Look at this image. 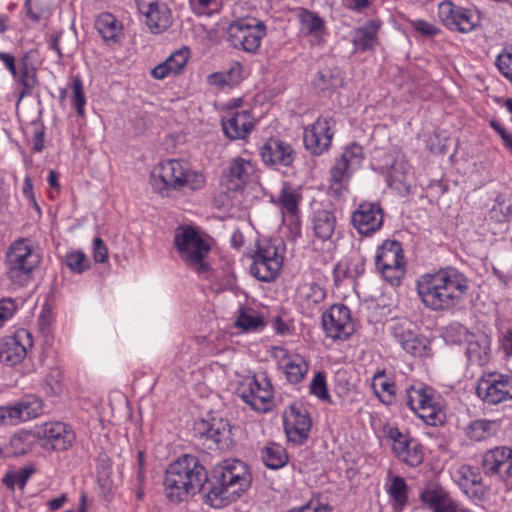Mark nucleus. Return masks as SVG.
Returning a JSON list of instances; mask_svg holds the SVG:
<instances>
[{
  "label": "nucleus",
  "mask_w": 512,
  "mask_h": 512,
  "mask_svg": "<svg viewBox=\"0 0 512 512\" xmlns=\"http://www.w3.org/2000/svg\"><path fill=\"white\" fill-rule=\"evenodd\" d=\"M249 467L238 459L217 464L209 479L205 467L193 455H184L166 469L163 481L167 499L173 503L205 491L210 504L219 508L238 499L251 485Z\"/></svg>",
  "instance_id": "f257e3e1"
},
{
  "label": "nucleus",
  "mask_w": 512,
  "mask_h": 512,
  "mask_svg": "<svg viewBox=\"0 0 512 512\" xmlns=\"http://www.w3.org/2000/svg\"><path fill=\"white\" fill-rule=\"evenodd\" d=\"M469 289L467 277L454 268L425 274L417 281V292L423 304L434 311L458 305Z\"/></svg>",
  "instance_id": "f03ea898"
},
{
  "label": "nucleus",
  "mask_w": 512,
  "mask_h": 512,
  "mask_svg": "<svg viewBox=\"0 0 512 512\" xmlns=\"http://www.w3.org/2000/svg\"><path fill=\"white\" fill-rule=\"evenodd\" d=\"M206 178L202 172L192 170L189 163L178 159L160 162L151 172L150 183L153 190L168 196L171 190L188 188L192 191L204 187Z\"/></svg>",
  "instance_id": "7ed1b4c3"
},
{
  "label": "nucleus",
  "mask_w": 512,
  "mask_h": 512,
  "mask_svg": "<svg viewBox=\"0 0 512 512\" xmlns=\"http://www.w3.org/2000/svg\"><path fill=\"white\" fill-rule=\"evenodd\" d=\"M174 245L180 259L187 267L197 274H204L209 271L210 266L205 258L208 256L211 247L196 228L189 225L179 226L175 230Z\"/></svg>",
  "instance_id": "20e7f679"
},
{
  "label": "nucleus",
  "mask_w": 512,
  "mask_h": 512,
  "mask_svg": "<svg viewBox=\"0 0 512 512\" xmlns=\"http://www.w3.org/2000/svg\"><path fill=\"white\" fill-rule=\"evenodd\" d=\"M41 261L39 253L27 239H19L11 244L6 254L9 279L20 286L26 285L33 271Z\"/></svg>",
  "instance_id": "39448f33"
},
{
  "label": "nucleus",
  "mask_w": 512,
  "mask_h": 512,
  "mask_svg": "<svg viewBox=\"0 0 512 512\" xmlns=\"http://www.w3.org/2000/svg\"><path fill=\"white\" fill-rule=\"evenodd\" d=\"M266 34L265 26L255 18H241L232 22L227 29V40L236 49L249 53L256 52Z\"/></svg>",
  "instance_id": "423d86ee"
},
{
  "label": "nucleus",
  "mask_w": 512,
  "mask_h": 512,
  "mask_svg": "<svg viewBox=\"0 0 512 512\" xmlns=\"http://www.w3.org/2000/svg\"><path fill=\"white\" fill-rule=\"evenodd\" d=\"M375 264L383 277L391 285H399L405 267L403 249L400 242L396 240L384 241L378 247Z\"/></svg>",
  "instance_id": "0eeeda50"
},
{
  "label": "nucleus",
  "mask_w": 512,
  "mask_h": 512,
  "mask_svg": "<svg viewBox=\"0 0 512 512\" xmlns=\"http://www.w3.org/2000/svg\"><path fill=\"white\" fill-rule=\"evenodd\" d=\"M283 264L279 246L271 241L260 244L253 256L251 274L260 281L275 280Z\"/></svg>",
  "instance_id": "6e6552de"
},
{
  "label": "nucleus",
  "mask_w": 512,
  "mask_h": 512,
  "mask_svg": "<svg viewBox=\"0 0 512 512\" xmlns=\"http://www.w3.org/2000/svg\"><path fill=\"white\" fill-rule=\"evenodd\" d=\"M238 393L253 410L266 412L270 409L273 390L265 374L245 378L240 383Z\"/></svg>",
  "instance_id": "1a4fd4ad"
},
{
  "label": "nucleus",
  "mask_w": 512,
  "mask_h": 512,
  "mask_svg": "<svg viewBox=\"0 0 512 512\" xmlns=\"http://www.w3.org/2000/svg\"><path fill=\"white\" fill-rule=\"evenodd\" d=\"M476 393L490 405L512 399V375L491 372L482 376L477 383Z\"/></svg>",
  "instance_id": "9d476101"
},
{
  "label": "nucleus",
  "mask_w": 512,
  "mask_h": 512,
  "mask_svg": "<svg viewBox=\"0 0 512 512\" xmlns=\"http://www.w3.org/2000/svg\"><path fill=\"white\" fill-rule=\"evenodd\" d=\"M481 469L485 475L496 477L512 488V449L497 446L487 450L482 456Z\"/></svg>",
  "instance_id": "9b49d317"
},
{
  "label": "nucleus",
  "mask_w": 512,
  "mask_h": 512,
  "mask_svg": "<svg viewBox=\"0 0 512 512\" xmlns=\"http://www.w3.org/2000/svg\"><path fill=\"white\" fill-rule=\"evenodd\" d=\"M438 17L447 28L461 33L473 31L479 21L472 9L458 6L451 1L439 3Z\"/></svg>",
  "instance_id": "f8f14e48"
},
{
  "label": "nucleus",
  "mask_w": 512,
  "mask_h": 512,
  "mask_svg": "<svg viewBox=\"0 0 512 512\" xmlns=\"http://www.w3.org/2000/svg\"><path fill=\"white\" fill-rule=\"evenodd\" d=\"M322 326L326 336L334 340H346L354 332L350 309L344 304H335L322 315Z\"/></svg>",
  "instance_id": "ddd939ff"
},
{
  "label": "nucleus",
  "mask_w": 512,
  "mask_h": 512,
  "mask_svg": "<svg viewBox=\"0 0 512 512\" xmlns=\"http://www.w3.org/2000/svg\"><path fill=\"white\" fill-rule=\"evenodd\" d=\"M384 212L378 202H362L351 215V224L360 235L370 236L383 225Z\"/></svg>",
  "instance_id": "4468645a"
},
{
  "label": "nucleus",
  "mask_w": 512,
  "mask_h": 512,
  "mask_svg": "<svg viewBox=\"0 0 512 512\" xmlns=\"http://www.w3.org/2000/svg\"><path fill=\"white\" fill-rule=\"evenodd\" d=\"M391 332L406 353L415 357L425 355L428 340L418 333L413 323L407 320L397 321L392 325Z\"/></svg>",
  "instance_id": "2eb2a0df"
},
{
  "label": "nucleus",
  "mask_w": 512,
  "mask_h": 512,
  "mask_svg": "<svg viewBox=\"0 0 512 512\" xmlns=\"http://www.w3.org/2000/svg\"><path fill=\"white\" fill-rule=\"evenodd\" d=\"M253 163L241 157L234 158L221 177L222 184L229 191H242L248 184L256 181Z\"/></svg>",
  "instance_id": "dca6fc26"
},
{
  "label": "nucleus",
  "mask_w": 512,
  "mask_h": 512,
  "mask_svg": "<svg viewBox=\"0 0 512 512\" xmlns=\"http://www.w3.org/2000/svg\"><path fill=\"white\" fill-rule=\"evenodd\" d=\"M331 118H318L313 124L307 126L303 133L305 148L314 155H321L331 145L334 132Z\"/></svg>",
  "instance_id": "f3484780"
},
{
  "label": "nucleus",
  "mask_w": 512,
  "mask_h": 512,
  "mask_svg": "<svg viewBox=\"0 0 512 512\" xmlns=\"http://www.w3.org/2000/svg\"><path fill=\"white\" fill-rule=\"evenodd\" d=\"M42 408V401L35 397H26L12 406H1L0 425H15L36 418Z\"/></svg>",
  "instance_id": "a211bd4d"
},
{
  "label": "nucleus",
  "mask_w": 512,
  "mask_h": 512,
  "mask_svg": "<svg viewBox=\"0 0 512 512\" xmlns=\"http://www.w3.org/2000/svg\"><path fill=\"white\" fill-rule=\"evenodd\" d=\"M419 498L430 512H456V501L438 482H427L421 490Z\"/></svg>",
  "instance_id": "6ab92c4d"
},
{
  "label": "nucleus",
  "mask_w": 512,
  "mask_h": 512,
  "mask_svg": "<svg viewBox=\"0 0 512 512\" xmlns=\"http://www.w3.org/2000/svg\"><path fill=\"white\" fill-rule=\"evenodd\" d=\"M193 429L200 439L209 440L220 448L228 446L231 442L230 424L222 418H212L210 421L198 420Z\"/></svg>",
  "instance_id": "aec40b11"
},
{
  "label": "nucleus",
  "mask_w": 512,
  "mask_h": 512,
  "mask_svg": "<svg viewBox=\"0 0 512 512\" xmlns=\"http://www.w3.org/2000/svg\"><path fill=\"white\" fill-rule=\"evenodd\" d=\"M362 160V147L356 143L349 145L331 168V181L335 184L347 182L353 171L360 167Z\"/></svg>",
  "instance_id": "412c9836"
},
{
  "label": "nucleus",
  "mask_w": 512,
  "mask_h": 512,
  "mask_svg": "<svg viewBox=\"0 0 512 512\" xmlns=\"http://www.w3.org/2000/svg\"><path fill=\"white\" fill-rule=\"evenodd\" d=\"M362 160V147L356 143L349 145L331 168V181L335 184L347 182L353 171L360 167Z\"/></svg>",
  "instance_id": "4be33fe9"
},
{
  "label": "nucleus",
  "mask_w": 512,
  "mask_h": 512,
  "mask_svg": "<svg viewBox=\"0 0 512 512\" xmlns=\"http://www.w3.org/2000/svg\"><path fill=\"white\" fill-rule=\"evenodd\" d=\"M390 438L393 440V451L401 461L411 467L422 463L424 454L422 446L417 440L403 434L398 429L390 431Z\"/></svg>",
  "instance_id": "5701e85b"
},
{
  "label": "nucleus",
  "mask_w": 512,
  "mask_h": 512,
  "mask_svg": "<svg viewBox=\"0 0 512 512\" xmlns=\"http://www.w3.org/2000/svg\"><path fill=\"white\" fill-rule=\"evenodd\" d=\"M253 128L254 118L248 110H232L222 118L223 132L231 140L246 138Z\"/></svg>",
  "instance_id": "b1692460"
},
{
  "label": "nucleus",
  "mask_w": 512,
  "mask_h": 512,
  "mask_svg": "<svg viewBox=\"0 0 512 512\" xmlns=\"http://www.w3.org/2000/svg\"><path fill=\"white\" fill-rule=\"evenodd\" d=\"M44 447L57 451L67 450L75 441V433L63 422H48L42 426Z\"/></svg>",
  "instance_id": "393cba45"
},
{
  "label": "nucleus",
  "mask_w": 512,
  "mask_h": 512,
  "mask_svg": "<svg viewBox=\"0 0 512 512\" xmlns=\"http://www.w3.org/2000/svg\"><path fill=\"white\" fill-rule=\"evenodd\" d=\"M260 156L266 165L289 167L294 161L295 153L290 144L278 138H270L260 148Z\"/></svg>",
  "instance_id": "a878e982"
},
{
  "label": "nucleus",
  "mask_w": 512,
  "mask_h": 512,
  "mask_svg": "<svg viewBox=\"0 0 512 512\" xmlns=\"http://www.w3.org/2000/svg\"><path fill=\"white\" fill-rule=\"evenodd\" d=\"M296 16L300 24V32L310 38L313 45H321L324 43V37L327 35V27L323 18L316 12L306 8H298Z\"/></svg>",
  "instance_id": "bb28decb"
},
{
  "label": "nucleus",
  "mask_w": 512,
  "mask_h": 512,
  "mask_svg": "<svg viewBox=\"0 0 512 512\" xmlns=\"http://www.w3.org/2000/svg\"><path fill=\"white\" fill-rule=\"evenodd\" d=\"M284 425L288 440L301 444L309 436L311 420L306 410L291 406L289 413L285 416Z\"/></svg>",
  "instance_id": "cd10ccee"
},
{
  "label": "nucleus",
  "mask_w": 512,
  "mask_h": 512,
  "mask_svg": "<svg viewBox=\"0 0 512 512\" xmlns=\"http://www.w3.org/2000/svg\"><path fill=\"white\" fill-rule=\"evenodd\" d=\"M139 10L146 17V24L152 33L167 30L172 24L171 11L167 5L159 2L142 3Z\"/></svg>",
  "instance_id": "c85d7f7f"
},
{
  "label": "nucleus",
  "mask_w": 512,
  "mask_h": 512,
  "mask_svg": "<svg viewBox=\"0 0 512 512\" xmlns=\"http://www.w3.org/2000/svg\"><path fill=\"white\" fill-rule=\"evenodd\" d=\"M279 353V366L283 370L286 379L292 384L301 382L308 372L309 365L305 358L297 353H290L283 348H277Z\"/></svg>",
  "instance_id": "c756f323"
},
{
  "label": "nucleus",
  "mask_w": 512,
  "mask_h": 512,
  "mask_svg": "<svg viewBox=\"0 0 512 512\" xmlns=\"http://www.w3.org/2000/svg\"><path fill=\"white\" fill-rule=\"evenodd\" d=\"M455 481L460 489L472 499H481L485 489L478 468L461 465L455 472Z\"/></svg>",
  "instance_id": "7c9ffc66"
},
{
  "label": "nucleus",
  "mask_w": 512,
  "mask_h": 512,
  "mask_svg": "<svg viewBox=\"0 0 512 512\" xmlns=\"http://www.w3.org/2000/svg\"><path fill=\"white\" fill-rule=\"evenodd\" d=\"M24 335L28 345L31 346L30 334L26 331L17 333L14 337H8L0 344V363L6 366H15L22 362L27 354V348L21 342V336Z\"/></svg>",
  "instance_id": "2f4dec72"
},
{
  "label": "nucleus",
  "mask_w": 512,
  "mask_h": 512,
  "mask_svg": "<svg viewBox=\"0 0 512 512\" xmlns=\"http://www.w3.org/2000/svg\"><path fill=\"white\" fill-rule=\"evenodd\" d=\"M312 226L317 239L321 241H333L336 230V217L333 212L326 209L315 211Z\"/></svg>",
  "instance_id": "473e14b6"
},
{
  "label": "nucleus",
  "mask_w": 512,
  "mask_h": 512,
  "mask_svg": "<svg viewBox=\"0 0 512 512\" xmlns=\"http://www.w3.org/2000/svg\"><path fill=\"white\" fill-rule=\"evenodd\" d=\"M301 196L290 187H284L281 191L279 202L284 217L291 218V225H293L294 232L300 234V221H299V202Z\"/></svg>",
  "instance_id": "72a5a7b5"
},
{
  "label": "nucleus",
  "mask_w": 512,
  "mask_h": 512,
  "mask_svg": "<svg viewBox=\"0 0 512 512\" xmlns=\"http://www.w3.org/2000/svg\"><path fill=\"white\" fill-rule=\"evenodd\" d=\"M242 65L239 62H233L228 70L215 72L207 77V83L218 89L233 87L240 83L242 79Z\"/></svg>",
  "instance_id": "f704fd0d"
},
{
  "label": "nucleus",
  "mask_w": 512,
  "mask_h": 512,
  "mask_svg": "<svg viewBox=\"0 0 512 512\" xmlns=\"http://www.w3.org/2000/svg\"><path fill=\"white\" fill-rule=\"evenodd\" d=\"M372 389L380 401L391 405L395 400V384L386 378L385 370H378L372 378Z\"/></svg>",
  "instance_id": "c9c22d12"
},
{
  "label": "nucleus",
  "mask_w": 512,
  "mask_h": 512,
  "mask_svg": "<svg viewBox=\"0 0 512 512\" xmlns=\"http://www.w3.org/2000/svg\"><path fill=\"white\" fill-rule=\"evenodd\" d=\"M439 403V399L435 397L433 390L429 387L416 388L412 386L407 389L406 404L411 410Z\"/></svg>",
  "instance_id": "e433bc0d"
},
{
  "label": "nucleus",
  "mask_w": 512,
  "mask_h": 512,
  "mask_svg": "<svg viewBox=\"0 0 512 512\" xmlns=\"http://www.w3.org/2000/svg\"><path fill=\"white\" fill-rule=\"evenodd\" d=\"M261 457L266 467L270 469H279L288 462L286 450L279 444L268 443L261 451Z\"/></svg>",
  "instance_id": "4c0bfd02"
},
{
  "label": "nucleus",
  "mask_w": 512,
  "mask_h": 512,
  "mask_svg": "<svg viewBox=\"0 0 512 512\" xmlns=\"http://www.w3.org/2000/svg\"><path fill=\"white\" fill-rule=\"evenodd\" d=\"M96 29L104 41L115 42L121 34L122 26L110 13H103L98 16L95 22Z\"/></svg>",
  "instance_id": "58836bf2"
},
{
  "label": "nucleus",
  "mask_w": 512,
  "mask_h": 512,
  "mask_svg": "<svg viewBox=\"0 0 512 512\" xmlns=\"http://www.w3.org/2000/svg\"><path fill=\"white\" fill-rule=\"evenodd\" d=\"M20 85L21 91L18 102L25 96L30 95L37 84L36 70L27 63V57H24L20 63V71L17 72V78H14Z\"/></svg>",
  "instance_id": "ea45409f"
},
{
  "label": "nucleus",
  "mask_w": 512,
  "mask_h": 512,
  "mask_svg": "<svg viewBox=\"0 0 512 512\" xmlns=\"http://www.w3.org/2000/svg\"><path fill=\"white\" fill-rule=\"evenodd\" d=\"M379 26L371 22L366 26L358 28L353 34V44L355 49L367 51L372 49L376 43V33Z\"/></svg>",
  "instance_id": "a19ab883"
},
{
  "label": "nucleus",
  "mask_w": 512,
  "mask_h": 512,
  "mask_svg": "<svg viewBox=\"0 0 512 512\" xmlns=\"http://www.w3.org/2000/svg\"><path fill=\"white\" fill-rule=\"evenodd\" d=\"M35 472L36 469L32 465L24 466L17 471H8L2 479V483L12 492L16 485L23 489Z\"/></svg>",
  "instance_id": "79ce46f5"
},
{
  "label": "nucleus",
  "mask_w": 512,
  "mask_h": 512,
  "mask_svg": "<svg viewBox=\"0 0 512 512\" xmlns=\"http://www.w3.org/2000/svg\"><path fill=\"white\" fill-rule=\"evenodd\" d=\"M466 356L470 365H485L489 360V346L487 341H469L466 349Z\"/></svg>",
  "instance_id": "37998d69"
},
{
  "label": "nucleus",
  "mask_w": 512,
  "mask_h": 512,
  "mask_svg": "<svg viewBox=\"0 0 512 512\" xmlns=\"http://www.w3.org/2000/svg\"><path fill=\"white\" fill-rule=\"evenodd\" d=\"M407 491L408 486L404 478L400 476H393L388 489V494L393 500V504L396 509L401 510L406 505L408 500Z\"/></svg>",
  "instance_id": "c03bdc74"
},
{
  "label": "nucleus",
  "mask_w": 512,
  "mask_h": 512,
  "mask_svg": "<svg viewBox=\"0 0 512 512\" xmlns=\"http://www.w3.org/2000/svg\"><path fill=\"white\" fill-rule=\"evenodd\" d=\"M424 423L431 426L441 425L445 421V413L441 404L428 405L427 407L421 406L418 409L412 410Z\"/></svg>",
  "instance_id": "a18cd8bd"
},
{
  "label": "nucleus",
  "mask_w": 512,
  "mask_h": 512,
  "mask_svg": "<svg viewBox=\"0 0 512 512\" xmlns=\"http://www.w3.org/2000/svg\"><path fill=\"white\" fill-rule=\"evenodd\" d=\"M497 422L491 420H476L468 428V436L475 441H481L492 434L497 429Z\"/></svg>",
  "instance_id": "49530a36"
},
{
  "label": "nucleus",
  "mask_w": 512,
  "mask_h": 512,
  "mask_svg": "<svg viewBox=\"0 0 512 512\" xmlns=\"http://www.w3.org/2000/svg\"><path fill=\"white\" fill-rule=\"evenodd\" d=\"M24 8L27 17L33 22H39L51 15L50 5L45 0H25Z\"/></svg>",
  "instance_id": "de8ad7c7"
},
{
  "label": "nucleus",
  "mask_w": 512,
  "mask_h": 512,
  "mask_svg": "<svg viewBox=\"0 0 512 512\" xmlns=\"http://www.w3.org/2000/svg\"><path fill=\"white\" fill-rule=\"evenodd\" d=\"M301 296L303 302L307 304V307H310V305L321 303L326 297V292L320 285L310 283L302 287Z\"/></svg>",
  "instance_id": "09e8293b"
},
{
  "label": "nucleus",
  "mask_w": 512,
  "mask_h": 512,
  "mask_svg": "<svg viewBox=\"0 0 512 512\" xmlns=\"http://www.w3.org/2000/svg\"><path fill=\"white\" fill-rule=\"evenodd\" d=\"M64 263L72 272L79 274L90 267L89 260L81 251L67 253L64 257Z\"/></svg>",
  "instance_id": "8fccbe9b"
},
{
  "label": "nucleus",
  "mask_w": 512,
  "mask_h": 512,
  "mask_svg": "<svg viewBox=\"0 0 512 512\" xmlns=\"http://www.w3.org/2000/svg\"><path fill=\"white\" fill-rule=\"evenodd\" d=\"M72 105L75 108L77 114L81 117L85 114L86 98L83 89V82L80 77H75L72 83Z\"/></svg>",
  "instance_id": "3c124183"
},
{
  "label": "nucleus",
  "mask_w": 512,
  "mask_h": 512,
  "mask_svg": "<svg viewBox=\"0 0 512 512\" xmlns=\"http://www.w3.org/2000/svg\"><path fill=\"white\" fill-rule=\"evenodd\" d=\"M236 325L244 331H250L264 326V322L255 312H242L236 321Z\"/></svg>",
  "instance_id": "603ef678"
},
{
  "label": "nucleus",
  "mask_w": 512,
  "mask_h": 512,
  "mask_svg": "<svg viewBox=\"0 0 512 512\" xmlns=\"http://www.w3.org/2000/svg\"><path fill=\"white\" fill-rule=\"evenodd\" d=\"M310 393L315 395L322 401L330 400V396L327 389L326 378L325 375L321 372H318L314 375L311 383H310Z\"/></svg>",
  "instance_id": "864d4df0"
},
{
  "label": "nucleus",
  "mask_w": 512,
  "mask_h": 512,
  "mask_svg": "<svg viewBox=\"0 0 512 512\" xmlns=\"http://www.w3.org/2000/svg\"><path fill=\"white\" fill-rule=\"evenodd\" d=\"M189 59V50L180 49L172 53L165 61L171 66L173 74H178L186 65Z\"/></svg>",
  "instance_id": "5fc2aeb1"
},
{
  "label": "nucleus",
  "mask_w": 512,
  "mask_h": 512,
  "mask_svg": "<svg viewBox=\"0 0 512 512\" xmlns=\"http://www.w3.org/2000/svg\"><path fill=\"white\" fill-rule=\"evenodd\" d=\"M289 512H332V507L319 498H312L305 505L292 508Z\"/></svg>",
  "instance_id": "6e6d98bb"
},
{
  "label": "nucleus",
  "mask_w": 512,
  "mask_h": 512,
  "mask_svg": "<svg viewBox=\"0 0 512 512\" xmlns=\"http://www.w3.org/2000/svg\"><path fill=\"white\" fill-rule=\"evenodd\" d=\"M409 167L404 161H395L389 171V179L394 183L404 184L407 179Z\"/></svg>",
  "instance_id": "4d7b16f0"
},
{
  "label": "nucleus",
  "mask_w": 512,
  "mask_h": 512,
  "mask_svg": "<svg viewBox=\"0 0 512 512\" xmlns=\"http://www.w3.org/2000/svg\"><path fill=\"white\" fill-rule=\"evenodd\" d=\"M496 65L501 74L512 83V52L500 54L497 57Z\"/></svg>",
  "instance_id": "13d9d810"
},
{
  "label": "nucleus",
  "mask_w": 512,
  "mask_h": 512,
  "mask_svg": "<svg viewBox=\"0 0 512 512\" xmlns=\"http://www.w3.org/2000/svg\"><path fill=\"white\" fill-rule=\"evenodd\" d=\"M16 311L15 302L12 299H1L0 300V316L3 324L12 318Z\"/></svg>",
  "instance_id": "bf43d9fd"
},
{
  "label": "nucleus",
  "mask_w": 512,
  "mask_h": 512,
  "mask_svg": "<svg viewBox=\"0 0 512 512\" xmlns=\"http://www.w3.org/2000/svg\"><path fill=\"white\" fill-rule=\"evenodd\" d=\"M94 260L98 263H104L108 258L107 248L100 237L93 240Z\"/></svg>",
  "instance_id": "052dcab7"
},
{
  "label": "nucleus",
  "mask_w": 512,
  "mask_h": 512,
  "mask_svg": "<svg viewBox=\"0 0 512 512\" xmlns=\"http://www.w3.org/2000/svg\"><path fill=\"white\" fill-rule=\"evenodd\" d=\"M487 219L496 224L507 223L505 207L493 205L492 208L488 211Z\"/></svg>",
  "instance_id": "680f3d73"
},
{
  "label": "nucleus",
  "mask_w": 512,
  "mask_h": 512,
  "mask_svg": "<svg viewBox=\"0 0 512 512\" xmlns=\"http://www.w3.org/2000/svg\"><path fill=\"white\" fill-rule=\"evenodd\" d=\"M414 28L423 36H433L438 32V29L435 26L423 20L416 21L414 23Z\"/></svg>",
  "instance_id": "e2e57ef3"
},
{
  "label": "nucleus",
  "mask_w": 512,
  "mask_h": 512,
  "mask_svg": "<svg viewBox=\"0 0 512 512\" xmlns=\"http://www.w3.org/2000/svg\"><path fill=\"white\" fill-rule=\"evenodd\" d=\"M151 74L155 79L161 80L169 76L170 74H173V72L171 70V66H169V64L166 61H164L158 64L156 67H154L151 71Z\"/></svg>",
  "instance_id": "0e129e2a"
},
{
  "label": "nucleus",
  "mask_w": 512,
  "mask_h": 512,
  "mask_svg": "<svg viewBox=\"0 0 512 512\" xmlns=\"http://www.w3.org/2000/svg\"><path fill=\"white\" fill-rule=\"evenodd\" d=\"M44 128L43 127H37L34 130L33 135V150L35 152H41L44 149Z\"/></svg>",
  "instance_id": "69168bd1"
},
{
  "label": "nucleus",
  "mask_w": 512,
  "mask_h": 512,
  "mask_svg": "<svg viewBox=\"0 0 512 512\" xmlns=\"http://www.w3.org/2000/svg\"><path fill=\"white\" fill-rule=\"evenodd\" d=\"M0 60L4 63L6 68L12 74L13 78H17V69L15 64V57L9 53L0 52Z\"/></svg>",
  "instance_id": "338daca9"
},
{
  "label": "nucleus",
  "mask_w": 512,
  "mask_h": 512,
  "mask_svg": "<svg viewBox=\"0 0 512 512\" xmlns=\"http://www.w3.org/2000/svg\"><path fill=\"white\" fill-rule=\"evenodd\" d=\"M23 194L33 203L34 207L37 210H40L38 204L36 203L35 197H34L32 180L28 176H26L24 179Z\"/></svg>",
  "instance_id": "774afa93"
}]
</instances>
